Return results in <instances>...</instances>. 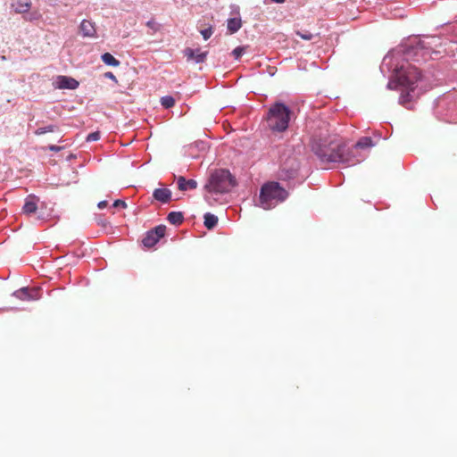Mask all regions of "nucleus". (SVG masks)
<instances>
[{
  "instance_id": "6",
  "label": "nucleus",
  "mask_w": 457,
  "mask_h": 457,
  "mask_svg": "<svg viewBox=\"0 0 457 457\" xmlns=\"http://www.w3.org/2000/svg\"><path fill=\"white\" fill-rule=\"evenodd\" d=\"M166 232V227L164 225H159L154 229L147 232L146 236L143 239V245L145 247L154 246L162 237H164Z\"/></svg>"
},
{
  "instance_id": "8",
  "label": "nucleus",
  "mask_w": 457,
  "mask_h": 457,
  "mask_svg": "<svg viewBox=\"0 0 457 457\" xmlns=\"http://www.w3.org/2000/svg\"><path fill=\"white\" fill-rule=\"evenodd\" d=\"M183 54L187 62L195 61L196 63H203L207 58L208 52H201L200 49L194 50L187 47L183 50Z\"/></svg>"
},
{
  "instance_id": "20",
  "label": "nucleus",
  "mask_w": 457,
  "mask_h": 457,
  "mask_svg": "<svg viewBox=\"0 0 457 457\" xmlns=\"http://www.w3.org/2000/svg\"><path fill=\"white\" fill-rule=\"evenodd\" d=\"M162 105L166 108H171L175 104V99L170 96H165L161 98Z\"/></svg>"
},
{
  "instance_id": "31",
  "label": "nucleus",
  "mask_w": 457,
  "mask_h": 457,
  "mask_svg": "<svg viewBox=\"0 0 457 457\" xmlns=\"http://www.w3.org/2000/svg\"><path fill=\"white\" fill-rule=\"evenodd\" d=\"M387 87H388L389 89H393V88H395V82H394V81H389V82H388V84H387Z\"/></svg>"
},
{
  "instance_id": "2",
  "label": "nucleus",
  "mask_w": 457,
  "mask_h": 457,
  "mask_svg": "<svg viewBox=\"0 0 457 457\" xmlns=\"http://www.w3.org/2000/svg\"><path fill=\"white\" fill-rule=\"evenodd\" d=\"M395 77L397 83L404 87L407 91L403 92L399 98V103L407 107L411 101V92H413L417 82L420 79L421 74L418 68L413 65H403L400 69L396 70Z\"/></svg>"
},
{
  "instance_id": "17",
  "label": "nucleus",
  "mask_w": 457,
  "mask_h": 457,
  "mask_svg": "<svg viewBox=\"0 0 457 457\" xmlns=\"http://www.w3.org/2000/svg\"><path fill=\"white\" fill-rule=\"evenodd\" d=\"M241 21L237 18L228 20V29L231 34L236 33L241 28Z\"/></svg>"
},
{
  "instance_id": "24",
  "label": "nucleus",
  "mask_w": 457,
  "mask_h": 457,
  "mask_svg": "<svg viewBox=\"0 0 457 457\" xmlns=\"http://www.w3.org/2000/svg\"><path fill=\"white\" fill-rule=\"evenodd\" d=\"M296 35L299 36L301 38H303L304 40H311L313 37V35L311 32L307 31V30L296 31Z\"/></svg>"
},
{
  "instance_id": "30",
  "label": "nucleus",
  "mask_w": 457,
  "mask_h": 457,
  "mask_svg": "<svg viewBox=\"0 0 457 457\" xmlns=\"http://www.w3.org/2000/svg\"><path fill=\"white\" fill-rule=\"evenodd\" d=\"M105 77L115 79V76L112 72H106Z\"/></svg>"
},
{
  "instance_id": "22",
  "label": "nucleus",
  "mask_w": 457,
  "mask_h": 457,
  "mask_svg": "<svg viewBox=\"0 0 457 457\" xmlns=\"http://www.w3.org/2000/svg\"><path fill=\"white\" fill-rule=\"evenodd\" d=\"M56 129V126L54 125H48L45 128H38L36 131H35V134L37 136H41L45 133H47V132H54L55 131Z\"/></svg>"
},
{
  "instance_id": "1",
  "label": "nucleus",
  "mask_w": 457,
  "mask_h": 457,
  "mask_svg": "<svg viewBox=\"0 0 457 457\" xmlns=\"http://www.w3.org/2000/svg\"><path fill=\"white\" fill-rule=\"evenodd\" d=\"M312 151L324 163H343L347 166L360 162L354 159V153L346 148V145L336 139H320L312 145Z\"/></svg>"
},
{
  "instance_id": "7",
  "label": "nucleus",
  "mask_w": 457,
  "mask_h": 457,
  "mask_svg": "<svg viewBox=\"0 0 457 457\" xmlns=\"http://www.w3.org/2000/svg\"><path fill=\"white\" fill-rule=\"evenodd\" d=\"M13 295L21 301H32L40 298L39 289L36 287H22L14 292Z\"/></svg>"
},
{
  "instance_id": "23",
  "label": "nucleus",
  "mask_w": 457,
  "mask_h": 457,
  "mask_svg": "<svg viewBox=\"0 0 457 457\" xmlns=\"http://www.w3.org/2000/svg\"><path fill=\"white\" fill-rule=\"evenodd\" d=\"M245 53V46H237L233 50L232 54L235 57V59L238 60Z\"/></svg>"
},
{
  "instance_id": "16",
  "label": "nucleus",
  "mask_w": 457,
  "mask_h": 457,
  "mask_svg": "<svg viewBox=\"0 0 457 457\" xmlns=\"http://www.w3.org/2000/svg\"><path fill=\"white\" fill-rule=\"evenodd\" d=\"M168 221L173 225H180L184 220V216L180 212H171L168 214Z\"/></svg>"
},
{
  "instance_id": "5",
  "label": "nucleus",
  "mask_w": 457,
  "mask_h": 457,
  "mask_svg": "<svg viewBox=\"0 0 457 457\" xmlns=\"http://www.w3.org/2000/svg\"><path fill=\"white\" fill-rule=\"evenodd\" d=\"M291 112L282 103L270 106L267 115V124L273 132H283L288 128Z\"/></svg>"
},
{
  "instance_id": "13",
  "label": "nucleus",
  "mask_w": 457,
  "mask_h": 457,
  "mask_svg": "<svg viewBox=\"0 0 457 457\" xmlns=\"http://www.w3.org/2000/svg\"><path fill=\"white\" fill-rule=\"evenodd\" d=\"M153 196L155 200L165 204L170 200L171 191L168 188H156L153 193Z\"/></svg>"
},
{
  "instance_id": "3",
  "label": "nucleus",
  "mask_w": 457,
  "mask_h": 457,
  "mask_svg": "<svg viewBox=\"0 0 457 457\" xmlns=\"http://www.w3.org/2000/svg\"><path fill=\"white\" fill-rule=\"evenodd\" d=\"M288 193L278 182L264 184L260 192V205L264 210H270L278 203L287 199Z\"/></svg>"
},
{
  "instance_id": "9",
  "label": "nucleus",
  "mask_w": 457,
  "mask_h": 457,
  "mask_svg": "<svg viewBox=\"0 0 457 457\" xmlns=\"http://www.w3.org/2000/svg\"><path fill=\"white\" fill-rule=\"evenodd\" d=\"M79 32L84 37L95 38L97 37L96 23L89 20H83L80 22Z\"/></svg>"
},
{
  "instance_id": "29",
  "label": "nucleus",
  "mask_w": 457,
  "mask_h": 457,
  "mask_svg": "<svg viewBox=\"0 0 457 457\" xmlns=\"http://www.w3.org/2000/svg\"><path fill=\"white\" fill-rule=\"evenodd\" d=\"M107 205H108V202L107 201H101V202L98 203V208L99 209H104Z\"/></svg>"
},
{
  "instance_id": "18",
  "label": "nucleus",
  "mask_w": 457,
  "mask_h": 457,
  "mask_svg": "<svg viewBox=\"0 0 457 457\" xmlns=\"http://www.w3.org/2000/svg\"><path fill=\"white\" fill-rule=\"evenodd\" d=\"M101 58L106 65L112 67H117L120 65V61L113 57L110 53H104Z\"/></svg>"
},
{
  "instance_id": "4",
  "label": "nucleus",
  "mask_w": 457,
  "mask_h": 457,
  "mask_svg": "<svg viewBox=\"0 0 457 457\" xmlns=\"http://www.w3.org/2000/svg\"><path fill=\"white\" fill-rule=\"evenodd\" d=\"M236 186V179L227 170H216L209 177L204 189L209 193L223 194Z\"/></svg>"
},
{
  "instance_id": "10",
  "label": "nucleus",
  "mask_w": 457,
  "mask_h": 457,
  "mask_svg": "<svg viewBox=\"0 0 457 457\" xmlns=\"http://www.w3.org/2000/svg\"><path fill=\"white\" fill-rule=\"evenodd\" d=\"M37 202L38 198L34 195H29L25 199L24 205L22 207L23 213L27 215H31L35 213L37 210Z\"/></svg>"
},
{
  "instance_id": "27",
  "label": "nucleus",
  "mask_w": 457,
  "mask_h": 457,
  "mask_svg": "<svg viewBox=\"0 0 457 457\" xmlns=\"http://www.w3.org/2000/svg\"><path fill=\"white\" fill-rule=\"evenodd\" d=\"M113 207H122V208H126L127 207V204L122 201V200H116L114 203H113Z\"/></svg>"
},
{
  "instance_id": "15",
  "label": "nucleus",
  "mask_w": 457,
  "mask_h": 457,
  "mask_svg": "<svg viewBox=\"0 0 457 457\" xmlns=\"http://www.w3.org/2000/svg\"><path fill=\"white\" fill-rule=\"evenodd\" d=\"M372 146H373V141H372L371 137H362L357 141V143L354 145V148L352 149L351 151H353V153L354 150H357L359 148L365 149V148H370Z\"/></svg>"
},
{
  "instance_id": "12",
  "label": "nucleus",
  "mask_w": 457,
  "mask_h": 457,
  "mask_svg": "<svg viewBox=\"0 0 457 457\" xmlns=\"http://www.w3.org/2000/svg\"><path fill=\"white\" fill-rule=\"evenodd\" d=\"M57 83L59 88L75 89L79 87V82L76 79L66 76H59Z\"/></svg>"
},
{
  "instance_id": "11",
  "label": "nucleus",
  "mask_w": 457,
  "mask_h": 457,
  "mask_svg": "<svg viewBox=\"0 0 457 457\" xmlns=\"http://www.w3.org/2000/svg\"><path fill=\"white\" fill-rule=\"evenodd\" d=\"M178 188L180 191H187L195 189L197 187V182L195 179H186L185 177L179 176L177 178Z\"/></svg>"
},
{
  "instance_id": "14",
  "label": "nucleus",
  "mask_w": 457,
  "mask_h": 457,
  "mask_svg": "<svg viewBox=\"0 0 457 457\" xmlns=\"http://www.w3.org/2000/svg\"><path fill=\"white\" fill-rule=\"evenodd\" d=\"M31 6L30 0H14L12 3V8L17 13H24L27 12Z\"/></svg>"
},
{
  "instance_id": "32",
  "label": "nucleus",
  "mask_w": 457,
  "mask_h": 457,
  "mask_svg": "<svg viewBox=\"0 0 457 457\" xmlns=\"http://www.w3.org/2000/svg\"><path fill=\"white\" fill-rule=\"evenodd\" d=\"M271 1L274 3H277V4H283L286 0H271Z\"/></svg>"
},
{
  "instance_id": "26",
  "label": "nucleus",
  "mask_w": 457,
  "mask_h": 457,
  "mask_svg": "<svg viewBox=\"0 0 457 457\" xmlns=\"http://www.w3.org/2000/svg\"><path fill=\"white\" fill-rule=\"evenodd\" d=\"M201 34L204 37V39L207 40L211 37V36L212 35V27L208 28V29H202L201 31Z\"/></svg>"
},
{
  "instance_id": "25",
  "label": "nucleus",
  "mask_w": 457,
  "mask_h": 457,
  "mask_svg": "<svg viewBox=\"0 0 457 457\" xmlns=\"http://www.w3.org/2000/svg\"><path fill=\"white\" fill-rule=\"evenodd\" d=\"M99 139H100V132L99 131L92 132V133L88 134L87 137V142L97 141Z\"/></svg>"
},
{
  "instance_id": "21",
  "label": "nucleus",
  "mask_w": 457,
  "mask_h": 457,
  "mask_svg": "<svg viewBox=\"0 0 457 457\" xmlns=\"http://www.w3.org/2000/svg\"><path fill=\"white\" fill-rule=\"evenodd\" d=\"M146 26L151 29V34L156 33L161 29V25L154 19L148 21Z\"/></svg>"
},
{
  "instance_id": "19",
  "label": "nucleus",
  "mask_w": 457,
  "mask_h": 457,
  "mask_svg": "<svg viewBox=\"0 0 457 457\" xmlns=\"http://www.w3.org/2000/svg\"><path fill=\"white\" fill-rule=\"evenodd\" d=\"M218 223V218L212 214V213H206L204 215V226L208 228V229H212Z\"/></svg>"
},
{
  "instance_id": "28",
  "label": "nucleus",
  "mask_w": 457,
  "mask_h": 457,
  "mask_svg": "<svg viewBox=\"0 0 457 457\" xmlns=\"http://www.w3.org/2000/svg\"><path fill=\"white\" fill-rule=\"evenodd\" d=\"M62 148H63L62 146H57V145H49V146H48V149H49L50 151H53V152H59V151H61Z\"/></svg>"
}]
</instances>
